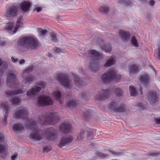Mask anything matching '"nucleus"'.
Here are the masks:
<instances>
[{"instance_id":"obj_10","label":"nucleus","mask_w":160,"mask_h":160,"mask_svg":"<svg viewBox=\"0 0 160 160\" xmlns=\"http://www.w3.org/2000/svg\"><path fill=\"white\" fill-rule=\"evenodd\" d=\"M57 78L60 83L65 88H68L70 87L71 82L70 80L68 79V76L66 74L62 73L59 74L57 76Z\"/></svg>"},{"instance_id":"obj_33","label":"nucleus","mask_w":160,"mask_h":160,"mask_svg":"<svg viewBox=\"0 0 160 160\" xmlns=\"http://www.w3.org/2000/svg\"><path fill=\"white\" fill-rule=\"evenodd\" d=\"M77 102L74 100H71L69 101L67 104V106L69 108H74L77 105Z\"/></svg>"},{"instance_id":"obj_58","label":"nucleus","mask_w":160,"mask_h":160,"mask_svg":"<svg viewBox=\"0 0 160 160\" xmlns=\"http://www.w3.org/2000/svg\"><path fill=\"white\" fill-rule=\"evenodd\" d=\"M101 154V155H102V154H102V153H101V154Z\"/></svg>"},{"instance_id":"obj_9","label":"nucleus","mask_w":160,"mask_h":160,"mask_svg":"<svg viewBox=\"0 0 160 160\" xmlns=\"http://www.w3.org/2000/svg\"><path fill=\"white\" fill-rule=\"evenodd\" d=\"M37 85V86H34L28 91L27 95L28 96L34 95L39 92L41 90V88H44L45 86L46 83L44 82H38Z\"/></svg>"},{"instance_id":"obj_45","label":"nucleus","mask_w":160,"mask_h":160,"mask_svg":"<svg viewBox=\"0 0 160 160\" xmlns=\"http://www.w3.org/2000/svg\"><path fill=\"white\" fill-rule=\"evenodd\" d=\"M5 142L4 141V137L3 134L2 133L0 134V142L2 143L3 142Z\"/></svg>"},{"instance_id":"obj_44","label":"nucleus","mask_w":160,"mask_h":160,"mask_svg":"<svg viewBox=\"0 0 160 160\" xmlns=\"http://www.w3.org/2000/svg\"><path fill=\"white\" fill-rule=\"evenodd\" d=\"M51 147H50L45 146L43 148V152H48L51 150Z\"/></svg>"},{"instance_id":"obj_41","label":"nucleus","mask_w":160,"mask_h":160,"mask_svg":"<svg viewBox=\"0 0 160 160\" xmlns=\"http://www.w3.org/2000/svg\"><path fill=\"white\" fill-rule=\"evenodd\" d=\"M75 79V84L76 86H78L79 84L80 83L79 78L77 76H75L74 77Z\"/></svg>"},{"instance_id":"obj_14","label":"nucleus","mask_w":160,"mask_h":160,"mask_svg":"<svg viewBox=\"0 0 160 160\" xmlns=\"http://www.w3.org/2000/svg\"><path fill=\"white\" fill-rule=\"evenodd\" d=\"M72 137L71 136H68L63 138L60 140L58 146L60 148L68 145L72 140Z\"/></svg>"},{"instance_id":"obj_18","label":"nucleus","mask_w":160,"mask_h":160,"mask_svg":"<svg viewBox=\"0 0 160 160\" xmlns=\"http://www.w3.org/2000/svg\"><path fill=\"white\" fill-rule=\"evenodd\" d=\"M0 108L2 109L5 111V115L3 119V122L4 124H6L8 116L7 112L8 109V106L7 102H3L0 106Z\"/></svg>"},{"instance_id":"obj_19","label":"nucleus","mask_w":160,"mask_h":160,"mask_svg":"<svg viewBox=\"0 0 160 160\" xmlns=\"http://www.w3.org/2000/svg\"><path fill=\"white\" fill-rule=\"evenodd\" d=\"M118 33L120 38L122 40L127 41L129 39L130 34L128 32L120 30Z\"/></svg>"},{"instance_id":"obj_12","label":"nucleus","mask_w":160,"mask_h":160,"mask_svg":"<svg viewBox=\"0 0 160 160\" xmlns=\"http://www.w3.org/2000/svg\"><path fill=\"white\" fill-rule=\"evenodd\" d=\"M18 8L16 6H11L5 13V16L8 18H12L17 16Z\"/></svg>"},{"instance_id":"obj_24","label":"nucleus","mask_w":160,"mask_h":160,"mask_svg":"<svg viewBox=\"0 0 160 160\" xmlns=\"http://www.w3.org/2000/svg\"><path fill=\"white\" fill-rule=\"evenodd\" d=\"M7 153V149L6 146L0 145V156L4 158Z\"/></svg>"},{"instance_id":"obj_53","label":"nucleus","mask_w":160,"mask_h":160,"mask_svg":"<svg viewBox=\"0 0 160 160\" xmlns=\"http://www.w3.org/2000/svg\"><path fill=\"white\" fill-rule=\"evenodd\" d=\"M154 4V2L153 0L149 2V4L151 6H152Z\"/></svg>"},{"instance_id":"obj_31","label":"nucleus","mask_w":160,"mask_h":160,"mask_svg":"<svg viewBox=\"0 0 160 160\" xmlns=\"http://www.w3.org/2000/svg\"><path fill=\"white\" fill-rule=\"evenodd\" d=\"M102 92V94L101 95V97L100 98H99L100 99H105V97H106L109 94L111 93V90L108 89V90H106L105 91L103 90Z\"/></svg>"},{"instance_id":"obj_51","label":"nucleus","mask_w":160,"mask_h":160,"mask_svg":"<svg viewBox=\"0 0 160 160\" xmlns=\"http://www.w3.org/2000/svg\"><path fill=\"white\" fill-rule=\"evenodd\" d=\"M42 10V8L40 7H38L36 8L35 9V11H36L38 12H40Z\"/></svg>"},{"instance_id":"obj_35","label":"nucleus","mask_w":160,"mask_h":160,"mask_svg":"<svg viewBox=\"0 0 160 160\" xmlns=\"http://www.w3.org/2000/svg\"><path fill=\"white\" fill-rule=\"evenodd\" d=\"M102 49L106 52H109L111 51V48L110 45H102L101 46Z\"/></svg>"},{"instance_id":"obj_48","label":"nucleus","mask_w":160,"mask_h":160,"mask_svg":"<svg viewBox=\"0 0 160 160\" xmlns=\"http://www.w3.org/2000/svg\"><path fill=\"white\" fill-rule=\"evenodd\" d=\"M84 132H80L79 135L78 136V139L79 140L81 139L82 137V135L83 134Z\"/></svg>"},{"instance_id":"obj_42","label":"nucleus","mask_w":160,"mask_h":160,"mask_svg":"<svg viewBox=\"0 0 160 160\" xmlns=\"http://www.w3.org/2000/svg\"><path fill=\"white\" fill-rule=\"evenodd\" d=\"M115 92L117 96H120V95H122V92L121 89L118 88L116 89Z\"/></svg>"},{"instance_id":"obj_49","label":"nucleus","mask_w":160,"mask_h":160,"mask_svg":"<svg viewBox=\"0 0 160 160\" xmlns=\"http://www.w3.org/2000/svg\"><path fill=\"white\" fill-rule=\"evenodd\" d=\"M54 51L56 52V53H59L61 52V50L60 48H57L56 47L55 48L53 49Z\"/></svg>"},{"instance_id":"obj_20","label":"nucleus","mask_w":160,"mask_h":160,"mask_svg":"<svg viewBox=\"0 0 160 160\" xmlns=\"http://www.w3.org/2000/svg\"><path fill=\"white\" fill-rule=\"evenodd\" d=\"M139 71V69L137 66L135 65H130L129 67V74L132 77L133 74L137 73Z\"/></svg>"},{"instance_id":"obj_40","label":"nucleus","mask_w":160,"mask_h":160,"mask_svg":"<svg viewBox=\"0 0 160 160\" xmlns=\"http://www.w3.org/2000/svg\"><path fill=\"white\" fill-rule=\"evenodd\" d=\"M159 45L160 46L158 47L157 50L155 51L154 56L157 59L160 60V43Z\"/></svg>"},{"instance_id":"obj_11","label":"nucleus","mask_w":160,"mask_h":160,"mask_svg":"<svg viewBox=\"0 0 160 160\" xmlns=\"http://www.w3.org/2000/svg\"><path fill=\"white\" fill-rule=\"evenodd\" d=\"M109 108L114 112H124L125 106L123 105L119 106L118 103L116 102L110 103L109 106Z\"/></svg>"},{"instance_id":"obj_27","label":"nucleus","mask_w":160,"mask_h":160,"mask_svg":"<svg viewBox=\"0 0 160 160\" xmlns=\"http://www.w3.org/2000/svg\"><path fill=\"white\" fill-rule=\"evenodd\" d=\"M24 92L22 90H18L17 89V91L15 92H12L10 91H7L6 92V94L8 96H10L12 95L22 94Z\"/></svg>"},{"instance_id":"obj_47","label":"nucleus","mask_w":160,"mask_h":160,"mask_svg":"<svg viewBox=\"0 0 160 160\" xmlns=\"http://www.w3.org/2000/svg\"><path fill=\"white\" fill-rule=\"evenodd\" d=\"M18 154L16 153H15L12 155L11 157V159L12 160H15L18 157Z\"/></svg>"},{"instance_id":"obj_43","label":"nucleus","mask_w":160,"mask_h":160,"mask_svg":"<svg viewBox=\"0 0 160 160\" xmlns=\"http://www.w3.org/2000/svg\"><path fill=\"white\" fill-rule=\"evenodd\" d=\"M7 43V41L4 40L2 38L0 37V45H5Z\"/></svg>"},{"instance_id":"obj_37","label":"nucleus","mask_w":160,"mask_h":160,"mask_svg":"<svg viewBox=\"0 0 160 160\" xmlns=\"http://www.w3.org/2000/svg\"><path fill=\"white\" fill-rule=\"evenodd\" d=\"M7 68L5 63L2 61V59H0V71H4Z\"/></svg>"},{"instance_id":"obj_57","label":"nucleus","mask_w":160,"mask_h":160,"mask_svg":"<svg viewBox=\"0 0 160 160\" xmlns=\"http://www.w3.org/2000/svg\"><path fill=\"white\" fill-rule=\"evenodd\" d=\"M60 103H62V102H61L60 101H59Z\"/></svg>"},{"instance_id":"obj_46","label":"nucleus","mask_w":160,"mask_h":160,"mask_svg":"<svg viewBox=\"0 0 160 160\" xmlns=\"http://www.w3.org/2000/svg\"><path fill=\"white\" fill-rule=\"evenodd\" d=\"M11 61L15 63H17L18 62V58H15L13 57H12L11 58Z\"/></svg>"},{"instance_id":"obj_50","label":"nucleus","mask_w":160,"mask_h":160,"mask_svg":"<svg viewBox=\"0 0 160 160\" xmlns=\"http://www.w3.org/2000/svg\"><path fill=\"white\" fill-rule=\"evenodd\" d=\"M25 62V61L23 59H22L20 60L18 62V63L20 65H23L24 64Z\"/></svg>"},{"instance_id":"obj_36","label":"nucleus","mask_w":160,"mask_h":160,"mask_svg":"<svg viewBox=\"0 0 160 160\" xmlns=\"http://www.w3.org/2000/svg\"><path fill=\"white\" fill-rule=\"evenodd\" d=\"M108 10V7L107 6L103 5L100 7L99 10L101 12H106Z\"/></svg>"},{"instance_id":"obj_32","label":"nucleus","mask_w":160,"mask_h":160,"mask_svg":"<svg viewBox=\"0 0 160 160\" xmlns=\"http://www.w3.org/2000/svg\"><path fill=\"white\" fill-rule=\"evenodd\" d=\"M130 94L131 95L135 96L137 94V92L135 88L132 86H130L129 87Z\"/></svg>"},{"instance_id":"obj_2","label":"nucleus","mask_w":160,"mask_h":160,"mask_svg":"<svg viewBox=\"0 0 160 160\" xmlns=\"http://www.w3.org/2000/svg\"><path fill=\"white\" fill-rule=\"evenodd\" d=\"M18 46L27 49H35L39 45V42L34 36H28L21 38L17 43Z\"/></svg>"},{"instance_id":"obj_22","label":"nucleus","mask_w":160,"mask_h":160,"mask_svg":"<svg viewBox=\"0 0 160 160\" xmlns=\"http://www.w3.org/2000/svg\"><path fill=\"white\" fill-rule=\"evenodd\" d=\"M46 137L49 140L54 139L55 137L54 130L52 128L48 129L46 134Z\"/></svg>"},{"instance_id":"obj_30","label":"nucleus","mask_w":160,"mask_h":160,"mask_svg":"<svg viewBox=\"0 0 160 160\" xmlns=\"http://www.w3.org/2000/svg\"><path fill=\"white\" fill-rule=\"evenodd\" d=\"M47 29H48L47 28H40L38 29V32L40 35L43 36L48 32Z\"/></svg>"},{"instance_id":"obj_39","label":"nucleus","mask_w":160,"mask_h":160,"mask_svg":"<svg viewBox=\"0 0 160 160\" xmlns=\"http://www.w3.org/2000/svg\"><path fill=\"white\" fill-rule=\"evenodd\" d=\"M90 68L93 71H96L97 69V62L94 61L90 65Z\"/></svg>"},{"instance_id":"obj_3","label":"nucleus","mask_w":160,"mask_h":160,"mask_svg":"<svg viewBox=\"0 0 160 160\" xmlns=\"http://www.w3.org/2000/svg\"><path fill=\"white\" fill-rule=\"evenodd\" d=\"M23 27L22 18H20L18 19L15 23L12 22L7 23L4 29L9 34L13 35L15 34L18 29Z\"/></svg>"},{"instance_id":"obj_34","label":"nucleus","mask_w":160,"mask_h":160,"mask_svg":"<svg viewBox=\"0 0 160 160\" xmlns=\"http://www.w3.org/2000/svg\"><path fill=\"white\" fill-rule=\"evenodd\" d=\"M10 102L12 104L17 105L20 103V100L17 98L14 97L11 99Z\"/></svg>"},{"instance_id":"obj_8","label":"nucleus","mask_w":160,"mask_h":160,"mask_svg":"<svg viewBox=\"0 0 160 160\" xmlns=\"http://www.w3.org/2000/svg\"><path fill=\"white\" fill-rule=\"evenodd\" d=\"M14 74L9 73L7 74V84L10 88H17L18 84V81Z\"/></svg>"},{"instance_id":"obj_17","label":"nucleus","mask_w":160,"mask_h":160,"mask_svg":"<svg viewBox=\"0 0 160 160\" xmlns=\"http://www.w3.org/2000/svg\"><path fill=\"white\" fill-rule=\"evenodd\" d=\"M31 3L28 2L23 1L20 4L22 10L24 12H28L29 10Z\"/></svg>"},{"instance_id":"obj_29","label":"nucleus","mask_w":160,"mask_h":160,"mask_svg":"<svg viewBox=\"0 0 160 160\" xmlns=\"http://www.w3.org/2000/svg\"><path fill=\"white\" fill-rule=\"evenodd\" d=\"M130 43L131 45L135 48H138L139 46L138 42L136 38L134 36L131 38Z\"/></svg>"},{"instance_id":"obj_13","label":"nucleus","mask_w":160,"mask_h":160,"mask_svg":"<svg viewBox=\"0 0 160 160\" xmlns=\"http://www.w3.org/2000/svg\"><path fill=\"white\" fill-rule=\"evenodd\" d=\"M140 83L143 85L146 86L149 83L150 78L146 73H143L141 74L139 77Z\"/></svg>"},{"instance_id":"obj_26","label":"nucleus","mask_w":160,"mask_h":160,"mask_svg":"<svg viewBox=\"0 0 160 160\" xmlns=\"http://www.w3.org/2000/svg\"><path fill=\"white\" fill-rule=\"evenodd\" d=\"M115 62V59L114 58H111L107 60L104 64V66L106 67H108L111 65L114 64Z\"/></svg>"},{"instance_id":"obj_6","label":"nucleus","mask_w":160,"mask_h":160,"mask_svg":"<svg viewBox=\"0 0 160 160\" xmlns=\"http://www.w3.org/2000/svg\"><path fill=\"white\" fill-rule=\"evenodd\" d=\"M33 68V66H31L29 68L23 70L22 72V77L23 79V81L25 83H30L32 82L35 80V78L33 76L31 75L27 77L26 76L29 73L32 72Z\"/></svg>"},{"instance_id":"obj_4","label":"nucleus","mask_w":160,"mask_h":160,"mask_svg":"<svg viewBox=\"0 0 160 160\" xmlns=\"http://www.w3.org/2000/svg\"><path fill=\"white\" fill-rule=\"evenodd\" d=\"M121 75L117 74L116 71L114 68L109 69L104 74L101 76V79L103 82L107 83L114 79L116 81L119 80Z\"/></svg>"},{"instance_id":"obj_56","label":"nucleus","mask_w":160,"mask_h":160,"mask_svg":"<svg viewBox=\"0 0 160 160\" xmlns=\"http://www.w3.org/2000/svg\"><path fill=\"white\" fill-rule=\"evenodd\" d=\"M139 93H140L142 94V91H139Z\"/></svg>"},{"instance_id":"obj_16","label":"nucleus","mask_w":160,"mask_h":160,"mask_svg":"<svg viewBox=\"0 0 160 160\" xmlns=\"http://www.w3.org/2000/svg\"><path fill=\"white\" fill-rule=\"evenodd\" d=\"M59 128L62 131L65 132H69L71 129L70 124L67 122H64L62 123L60 126Z\"/></svg>"},{"instance_id":"obj_52","label":"nucleus","mask_w":160,"mask_h":160,"mask_svg":"<svg viewBox=\"0 0 160 160\" xmlns=\"http://www.w3.org/2000/svg\"><path fill=\"white\" fill-rule=\"evenodd\" d=\"M110 152L113 155H117V153L114 151H110Z\"/></svg>"},{"instance_id":"obj_23","label":"nucleus","mask_w":160,"mask_h":160,"mask_svg":"<svg viewBox=\"0 0 160 160\" xmlns=\"http://www.w3.org/2000/svg\"><path fill=\"white\" fill-rule=\"evenodd\" d=\"M24 128L23 127L20 123L14 124L13 126V129L14 132H17L22 131Z\"/></svg>"},{"instance_id":"obj_38","label":"nucleus","mask_w":160,"mask_h":160,"mask_svg":"<svg viewBox=\"0 0 160 160\" xmlns=\"http://www.w3.org/2000/svg\"><path fill=\"white\" fill-rule=\"evenodd\" d=\"M52 42H57V38L56 34L54 32H52L50 33L49 37Z\"/></svg>"},{"instance_id":"obj_1","label":"nucleus","mask_w":160,"mask_h":160,"mask_svg":"<svg viewBox=\"0 0 160 160\" xmlns=\"http://www.w3.org/2000/svg\"><path fill=\"white\" fill-rule=\"evenodd\" d=\"M13 117L16 118H23L26 122L25 126L32 131L30 138L35 141L41 140L42 136L40 134L39 130L36 128L37 123L28 118V111L25 108L23 107L19 109L14 114Z\"/></svg>"},{"instance_id":"obj_25","label":"nucleus","mask_w":160,"mask_h":160,"mask_svg":"<svg viewBox=\"0 0 160 160\" xmlns=\"http://www.w3.org/2000/svg\"><path fill=\"white\" fill-rule=\"evenodd\" d=\"M52 95L56 100H59L61 97V93L58 89H57L53 91Z\"/></svg>"},{"instance_id":"obj_5","label":"nucleus","mask_w":160,"mask_h":160,"mask_svg":"<svg viewBox=\"0 0 160 160\" xmlns=\"http://www.w3.org/2000/svg\"><path fill=\"white\" fill-rule=\"evenodd\" d=\"M59 119V117L57 113H52L47 118L43 116L39 117L37 123L41 124L46 123L52 124L58 122Z\"/></svg>"},{"instance_id":"obj_21","label":"nucleus","mask_w":160,"mask_h":160,"mask_svg":"<svg viewBox=\"0 0 160 160\" xmlns=\"http://www.w3.org/2000/svg\"><path fill=\"white\" fill-rule=\"evenodd\" d=\"M148 98L149 101L151 104L155 103L157 101L156 94L154 92H151L148 95Z\"/></svg>"},{"instance_id":"obj_54","label":"nucleus","mask_w":160,"mask_h":160,"mask_svg":"<svg viewBox=\"0 0 160 160\" xmlns=\"http://www.w3.org/2000/svg\"><path fill=\"white\" fill-rule=\"evenodd\" d=\"M156 123L158 124L160 123V118L158 119H156Z\"/></svg>"},{"instance_id":"obj_7","label":"nucleus","mask_w":160,"mask_h":160,"mask_svg":"<svg viewBox=\"0 0 160 160\" xmlns=\"http://www.w3.org/2000/svg\"><path fill=\"white\" fill-rule=\"evenodd\" d=\"M53 103L52 99L49 97L43 95L38 98L37 99V105L38 107L52 105Z\"/></svg>"},{"instance_id":"obj_55","label":"nucleus","mask_w":160,"mask_h":160,"mask_svg":"<svg viewBox=\"0 0 160 160\" xmlns=\"http://www.w3.org/2000/svg\"><path fill=\"white\" fill-rule=\"evenodd\" d=\"M48 56L49 57H52V55L50 53H49L48 54Z\"/></svg>"},{"instance_id":"obj_28","label":"nucleus","mask_w":160,"mask_h":160,"mask_svg":"<svg viewBox=\"0 0 160 160\" xmlns=\"http://www.w3.org/2000/svg\"><path fill=\"white\" fill-rule=\"evenodd\" d=\"M118 3L119 5L129 6L131 5V2L130 0H118Z\"/></svg>"},{"instance_id":"obj_15","label":"nucleus","mask_w":160,"mask_h":160,"mask_svg":"<svg viewBox=\"0 0 160 160\" xmlns=\"http://www.w3.org/2000/svg\"><path fill=\"white\" fill-rule=\"evenodd\" d=\"M90 56L94 60H98L102 57V55L94 50H90L89 52Z\"/></svg>"}]
</instances>
